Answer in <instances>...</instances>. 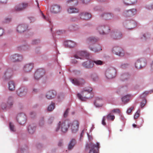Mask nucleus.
<instances>
[{"label":"nucleus","mask_w":153,"mask_h":153,"mask_svg":"<svg viewBox=\"0 0 153 153\" xmlns=\"http://www.w3.org/2000/svg\"><path fill=\"white\" fill-rule=\"evenodd\" d=\"M70 121L68 120H66L62 122L60 121L58 124L56 131H58L60 128L62 132L65 133L68 131V128L70 127Z\"/></svg>","instance_id":"nucleus-1"},{"label":"nucleus","mask_w":153,"mask_h":153,"mask_svg":"<svg viewBox=\"0 0 153 153\" xmlns=\"http://www.w3.org/2000/svg\"><path fill=\"white\" fill-rule=\"evenodd\" d=\"M13 105V98L10 97L5 102L2 103L1 105V107L3 109H4L11 107Z\"/></svg>","instance_id":"nucleus-2"},{"label":"nucleus","mask_w":153,"mask_h":153,"mask_svg":"<svg viewBox=\"0 0 153 153\" xmlns=\"http://www.w3.org/2000/svg\"><path fill=\"white\" fill-rule=\"evenodd\" d=\"M99 146V143H97L96 144L92 143L90 144L89 147L90 149L89 153H98Z\"/></svg>","instance_id":"nucleus-3"},{"label":"nucleus","mask_w":153,"mask_h":153,"mask_svg":"<svg viewBox=\"0 0 153 153\" xmlns=\"http://www.w3.org/2000/svg\"><path fill=\"white\" fill-rule=\"evenodd\" d=\"M115 70L113 68L107 69L105 74L107 78L109 79L114 78L115 76Z\"/></svg>","instance_id":"nucleus-4"},{"label":"nucleus","mask_w":153,"mask_h":153,"mask_svg":"<svg viewBox=\"0 0 153 153\" xmlns=\"http://www.w3.org/2000/svg\"><path fill=\"white\" fill-rule=\"evenodd\" d=\"M113 53L120 56H124L125 54L124 51L120 47L116 46L114 47L112 49Z\"/></svg>","instance_id":"nucleus-5"},{"label":"nucleus","mask_w":153,"mask_h":153,"mask_svg":"<svg viewBox=\"0 0 153 153\" xmlns=\"http://www.w3.org/2000/svg\"><path fill=\"white\" fill-rule=\"evenodd\" d=\"M79 125V122L77 120H74L72 123L70 122V127L72 133H75L77 131Z\"/></svg>","instance_id":"nucleus-6"},{"label":"nucleus","mask_w":153,"mask_h":153,"mask_svg":"<svg viewBox=\"0 0 153 153\" xmlns=\"http://www.w3.org/2000/svg\"><path fill=\"white\" fill-rule=\"evenodd\" d=\"M97 30L100 34H103L107 33L109 32L110 29L107 26H105V25H100L97 28Z\"/></svg>","instance_id":"nucleus-7"},{"label":"nucleus","mask_w":153,"mask_h":153,"mask_svg":"<svg viewBox=\"0 0 153 153\" xmlns=\"http://www.w3.org/2000/svg\"><path fill=\"white\" fill-rule=\"evenodd\" d=\"M17 120L20 124L21 125L24 124L26 121L25 115L23 113L18 114L17 117Z\"/></svg>","instance_id":"nucleus-8"},{"label":"nucleus","mask_w":153,"mask_h":153,"mask_svg":"<svg viewBox=\"0 0 153 153\" xmlns=\"http://www.w3.org/2000/svg\"><path fill=\"white\" fill-rule=\"evenodd\" d=\"M28 6V3L23 2L16 6L15 8V10L18 11H22L26 8Z\"/></svg>","instance_id":"nucleus-9"},{"label":"nucleus","mask_w":153,"mask_h":153,"mask_svg":"<svg viewBox=\"0 0 153 153\" xmlns=\"http://www.w3.org/2000/svg\"><path fill=\"white\" fill-rule=\"evenodd\" d=\"M44 70L42 69L37 70L34 74V78L35 79L38 80L42 77L45 74Z\"/></svg>","instance_id":"nucleus-10"},{"label":"nucleus","mask_w":153,"mask_h":153,"mask_svg":"<svg viewBox=\"0 0 153 153\" xmlns=\"http://www.w3.org/2000/svg\"><path fill=\"white\" fill-rule=\"evenodd\" d=\"M89 54L85 51H79L74 55L75 58L82 59V57L88 56Z\"/></svg>","instance_id":"nucleus-11"},{"label":"nucleus","mask_w":153,"mask_h":153,"mask_svg":"<svg viewBox=\"0 0 153 153\" xmlns=\"http://www.w3.org/2000/svg\"><path fill=\"white\" fill-rule=\"evenodd\" d=\"M137 13V10L135 9H132L126 10L124 12V16L125 17H131L135 15Z\"/></svg>","instance_id":"nucleus-12"},{"label":"nucleus","mask_w":153,"mask_h":153,"mask_svg":"<svg viewBox=\"0 0 153 153\" xmlns=\"http://www.w3.org/2000/svg\"><path fill=\"white\" fill-rule=\"evenodd\" d=\"M27 29V26L25 24H19L17 27V31L20 33L24 32Z\"/></svg>","instance_id":"nucleus-13"},{"label":"nucleus","mask_w":153,"mask_h":153,"mask_svg":"<svg viewBox=\"0 0 153 153\" xmlns=\"http://www.w3.org/2000/svg\"><path fill=\"white\" fill-rule=\"evenodd\" d=\"M146 63L145 61L141 59H138L137 60L135 63V66L137 69H140L145 66L146 65Z\"/></svg>","instance_id":"nucleus-14"},{"label":"nucleus","mask_w":153,"mask_h":153,"mask_svg":"<svg viewBox=\"0 0 153 153\" xmlns=\"http://www.w3.org/2000/svg\"><path fill=\"white\" fill-rule=\"evenodd\" d=\"M12 74V70L11 68L7 69L4 74L3 78L5 80L11 78Z\"/></svg>","instance_id":"nucleus-15"},{"label":"nucleus","mask_w":153,"mask_h":153,"mask_svg":"<svg viewBox=\"0 0 153 153\" xmlns=\"http://www.w3.org/2000/svg\"><path fill=\"white\" fill-rule=\"evenodd\" d=\"M72 82L74 85H82L85 83V80L82 78L79 79L74 78L72 80Z\"/></svg>","instance_id":"nucleus-16"},{"label":"nucleus","mask_w":153,"mask_h":153,"mask_svg":"<svg viewBox=\"0 0 153 153\" xmlns=\"http://www.w3.org/2000/svg\"><path fill=\"white\" fill-rule=\"evenodd\" d=\"M10 58L12 61L15 62L22 61L23 57L22 56L19 54H15L12 56Z\"/></svg>","instance_id":"nucleus-17"},{"label":"nucleus","mask_w":153,"mask_h":153,"mask_svg":"<svg viewBox=\"0 0 153 153\" xmlns=\"http://www.w3.org/2000/svg\"><path fill=\"white\" fill-rule=\"evenodd\" d=\"M33 66V64L32 63L27 64L24 66L23 71L25 72H29L32 70Z\"/></svg>","instance_id":"nucleus-18"},{"label":"nucleus","mask_w":153,"mask_h":153,"mask_svg":"<svg viewBox=\"0 0 153 153\" xmlns=\"http://www.w3.org/2000/svg\"><path fill=\"white\" fill-rule=\"evenodd\" d=\"M60 6L59 5L54 4L51 7V11L52 13H57L60 12Z\"/></svg>","instance_id":"nucleus-19"},{"label":"nucleus","mask_w":153,"mask_h":153,"mask_svg":"<svg viewBox=\"0 0 153 153\" xmlns=\"http://www.w3.org/2000/svg\"><path fill=\"white\" fill-rule=\"evenodd\" d=\"M103 101L102 99L97 97L94 102V104L97 107H102L103 105Z\"/></svg>","instance_id":"nucleus-20"},{"label":"nucleus","mask_w":153,"mask_h":153,"mask_svg":"<svg viewBox=\"0 0 153 153\" xmlns=\"http://www.w3.org/2000/svg\"><path fill=\"white\" fill-rule=\"evenodd\" d=\"M94 65V63L92 61H88L84 62L82 64V65L84 67L87 68H92Z\"/></svg>","instance_id":"nucleus-21"},{"label":"nucleus","mask_w":153,"mask_h":153,"mask_svg":"<svg viewBox=\"0 0 153 153\" xmlns=\"http://www.w3.org/2000/svg\"><path fill=\"white\" fill-rule=\"evenodd\" d=\"M56 95V92L54 91H48L46 95V97L48 99L54 98Z\"/></svg>","instance_id":"nucleus-22"},{"label":"nucleus","mask_w":153,"mask_h":153,"mask_svg":"<svg viewBox=\"0 0 153 153\" xmlns=\"http://www.w3.org/2000/svg\"><path fill=\"white\" fill-rule=\"evenodd\" d=\"M80 16L81 19L87 20L91 18V15L87 13H82L80 14Z\"/></svg>","instance_id":"nucleus-23"},{"label":"nucleus","mask_w":153,"mask_h":153,"mask_svg":"<svg viewBox=\"0 0 153 153\" xmlns=\"http://www.w3.org/2000/svg\"><path fill=\"white\" fill-rule=\"evenodd\" d=\"M64 44L66 46L69 48L74 47L76 45V44L74 42L71 40H68L65 42Z\"/></svg>","instance_id":"nucleus-24"},{"label":"nucleus","mask_w":153,"mask_h":153,"mask_svg":"<svg viewBox=\"0 0 153 153\" xmlns=\"http://www.w3.org/2000/svg\"><path fill=\"white\" fill-rule=\"evenodd\" d=\"M8 84L9 89L10 91H13L15 90L16 87V84L13 81H9Z\"/></svg>","instance_id":"nucleus-25"},{"label":"nucleus","mask_w":153,"mask_h":153,"mask_svg":"<svg viewBox=\"0 0 153 153\" xmlns=\"http://www.w3.org/2000/svg\"><path fill=\"white\" fill-rule=\"evenodd\" d=\"M128 27L127 28L128 29H131L134 28L136 26V22L132 20L128 22Z\"/></svg>","instance_id":"nucleus-26"},{"label":"nucleus","mask_w":153,"mask_h":153,"mask_svg":"<svg viewBox=\"0 0 153 153\" xmlns=\"http://www.w3.org/2000/svg\"><path fill=\"white\" fill-rule=\"evenodd\" d=\"M17 93L19 96H22L25 94L26 91L23 88H21L17 90Z\"/></svg>","instance_id":"nucleus-27"},{"label":"nucleus","mask_w":153,"mask_h":153,"mask_svg":"<svg viewBox=\"0 0 153 153\" xmlns=\"http://www.w3.org/2000/svg\"><path fill=\"white\" fill-rule=\"evenodd\" d=\"M122 35L120 33H114L112 35V37L114 39H118L121 38Z\"/></svg>","instance_id":"nucleus-28"},{"label":"nucleus","mask_w":153,"mask_h":153,"mask_svg":"<svg viewBox=\"0 0 153 153\" xmlns=\"http://www.w3.org/2000/svg\"><path fill=\"white\" fill-rule=\"evenodd\" d=\"M92 91V88L90 87H88L85 88L81 92V94L83 96H85L86 95L84 94L86 93L87 94H89Z\"/></svg>","instance_id":"nucleus-29"},{"label":"nucleus","mask_w":153,"mask_h":153,"mask_svg":"<svg viewBox=\"0 0 153 153\" xmlns=\"http://www.w3.org/2000/svg\"><path fill=\"white\" fill-rule=\"evenodd\" d=\"M76 144V140L74 139H72L71 141L68 146V149L71 150L73 148Z\"/></svg>","instance_id":"nucleus-30"},{"label":"nucleus","mask_w":153,"mask_h":153,"mask_svg":"<svg viewBox=\"0 0 153 153\" xmlns=\"http://www.w3.org/2000/svg\"><path fill=\"white\" fill-rule=\"evenodd\" d=\"M68 12L69 13H74L78 12V10L76 8L70 7L68 10Z\"/></svg>","instance_id":"nucleus-31"},{"label":"nucleus","mask_w":153,"mask_h":153,"mask_svg":"<svg viewBox=\"0 0 153 153\" xmlns=\"http://www.w3.org/2000/svg\"><path fill=\"white\" fill-rule=\"evenodd\" d=\"M35 129L36 128L35 126L30 125L28 128V132L29 133L32 134L34 132Z\"/></svg>","instance_id":"nucleus-32"},{"label":"nucleus","mask_w":153,"mask_h":153,"mask_svg":"<svg viewBox=\"0 0 153 153\" xmlns=\"http://www.w3.org/2000/svg\"><path fill=\"white\" fill-rule=\"evenodd\" d=\"M130 96L129 95H127L123 97L122 98V101L124 103H126L128 102L129 100Z\"/></svg>","instance_id":"nucleus-33"},{"label":"nucleus","mask_w":153,"mask_h":153,"mask_svg":"<svg viewBox=\"0 0 153 153\" xmlns=\"http://www.w3.org/2000/svg\"><path fill=\"white\" fill-rule=\"evenodd\" d=\"M78 98L82 101H85L87 99L89 98L88 97H83L80 94L78 93L77 94Z\"/></svg>","instance_id":"nucleus-34"},{"label":"nucleus","mask_w":153,"mask_h":153,"mask_svg":"<svg viewBox=\"0 0 153 153\" xmlns=\"http://www.w3.org/2000/svg\"><path fill=\"white\" fill-rule=\"evenodd\" d=\"M90 49L92 51L95 52L100 51L102 50L101 47L100 46H97V47L94 48H90Z\"/></svg>","instance_id":"nucleus-35"},{"label":"nucleus","mask_w":153,"mask_h":153,"mask_svg":"<svg viewBox=\"0 0 153 153\" xmlns=\"http://www.w3.org/2000/svg\"><path fill=\"white\" fill-rule=\"evenodd\" d=\"M106 118L108 120L113 121L115 118V116L112 115L111 113H109L107 116Z\"/></svg>","instance_id":"nucleus-36"},{"label":"nucleus","mask_w":153,"mask_h":153,"mask_svg":"<svg viewBox=\"0 0 153 153\" xmlns=\"http://www.w3.org/2000/svg\"><path fill=\"white\" fill-rule=\"evenodd\" d=\"M67 2L68 3H70L71 5L74 6L77 5L78 3L77 0H68L67 1Z\"/></svg>","instance_id":"nucleus-37"},{"label":"nucleus","mask_w":153,"mask_h":153,"mask_svg":"<svg viewBox=\"0 0 153 153\" xmlns=\"http://www.w3.org/2000/svg\"><path fill=\"white\" fill-rule=\"evenodd\" d=\"M102 16L104 18V19H111L112 17V16L110 13H105L103 14Z\"/></svg>","instance_id":"nucleus-38"},{"label":"nucleus","mask_w":153,"mask_h":153,"mask_svg":"<svg viewBox=\"0 0 153 153\" xmlns=\"http://www.w3.org/2000/svg\"><path fill=\"white\" fill-rule=\"evenodd\" d=\"M55 107V104L54 103H52L50 105L48 108V110L49 111H52L54 108Z\"/></svg>","instance_id":"nucleus-39"},{"label":"nucleus","mask_w":153,"mask_h":153,"mask_svg":"<svg viewBox=\"0 0 153 153\" xmlns=\"http://www.w3.org/2000/svg\"><path fill=\"white\" fill-rule=\"evenodd\" d=\"M93 62L94 63L97 65H101L104 64L103 62L100 60H94Z\"/></svg>","instance_id":"nucleus-40"},{"label":"nucleus","mask_w":153,"mask_h":153,"mask_svg":"<svg viewBox=\"0 0 153 153\" xmlns=\"http://www.w3.org/2000/svg\"><path fill=\"white\" fill-rule=\"evenodd\" d=\"M129 75L128 74H124L122 75L121 77V79L123 80H124L129 78Z\"/></svg>","instance_id":"nucleus-41"},{"label":"nucleus","mask_w":153,"mask_h":153,"mask_svg":"<svg viewBox=\"0 0 153 153\" xmlns=\"http://www.w3.org/2000/svg\"><path fill=\"white\" fill-rule=\"evenodd\" d=\"M9 127L11 131H15V129L14 126L13 124L11 123L10 122L9 123Z\"/></svg>","instance_id":"nucleus-42"},{"label":"nucleus","mask_w":153,"mask_h":153,"mask_svg":"<svg viewBox=\"0 0 153 153\" xmlns=\"http://www.w3.org/2000/svg\"><path fill=\"white\" fill-rule=\"evenodd\" d=\"M88 40L89 42L91 41L93 43L94 42H97V39L94 37H92L89 38L88 39Z\"/></svg>","instance_id":"nucleus-43"},{"label":"nucleus","mask_w":153,"mask_h":153,"mask_svg":"<svg viewBox=\"0 0 153 153\" xmlns=\"http://www.w3.org/2000/svg\"><path fill=\"white\" fill-rule=\"evenodd\" d=\"M140 110H139L135 113L134 116V119H137L140 116Z\"/></svg>","instance_id":"nucleus-44"},{"label":"nucleus","mask_w":153,"mask_h":153,"mask_svg":"<svg viewBox=\"0 0 153 153\" xmlns=\"http://www.w3.org/2000/svg\"><path fill=\"white\" fill-rule=\"evenodd\" d=\"M127 3L129 4L130 5L133 4L137 2V0H129Z\"/></svg>","instance_id":"nucleus-45"},{"label":"nucleus","mask_w":153,"mask_h":153,"mask_svg":"<svg viewBox=\"0 0 153 153\" xmlns=\"http://www.w3.org/2000/svg\"><path fill=\"white\" fill-rule=\"evenodd\" d=\"M146 100L145 99H144L141 102L140 104V106L142 108L144 107L146 103Z\"/></svg>","instance_id":"nucleus-46"},{"label":"nucleus","mask_w":153,"mask_h":153,"mask_svg":"<svg viewBox=\"0 0 153 153\" xmlns=\"http://www.w3.org/2000/svg\"><path fill=\"white\" fill-rule=\"evenodd\" d=\"M134 106H132L130 107L127 110V113L129 114L134 109Z\"/></svg>","instance_id":"nucleus-47"},{"label":"nucleus","mask_w":153,"mask_h":153,"mask_svg":"<svg viewBox=\"0 0 153 153\" xmlns=\"http://www.w3.org/2000/svg\"><path fill=\"white\" fill-rule=\"evenodd\" d=\"M69 111V109L67 108L65 111L64 114V117H67Z\"/></svg>","instance_id":"nucleus-48"},{"label":"nucleus","mask_w":153,"mask_h":153,"mask_svg":"<svg viewBox=\"0 0 153 153\" xmlns=\"http://www.w3.org/2000/svg\"><path fill=\"white\" fill-rule=\"evenodd\" d=\"M91 78L94 81H96L98 80V77L96 75H93L91 76Z\"/></svg>","instance_id":"nucleus-49"},{"label":"nucleus","mask_w":153,"mask_h":153,"mask_svg":"<svg viewBox=\"0 0 153 153\" xmlns=\"http://www.w3.org/2000/svg\"><path fill=\"white\" fill-rule=\"evenodd\" d=\"M4 33V29L1 27H0V37L1 36L3 35Z\"/></svg>","instance_id":"nucleus-50"},{"label":"nucleus","mask_w":153,"mask_h":153,"mask_svg":"<svg viewBox=\"0 0 153 153\" xmlns=\"http://www.w3.org/2000/svg\"><path fill=\"white\" fill-rule=\"evenodd\" d=\"M128 65V64H122L121 65V67L122 68H126L127 67Z\"/></svg>","instance_id":"nucleus-51"},{"label":"nucleus","mask_w":153,"mask_h":153,"mask_svg":"<svg viewBox=\"0 0 153 153\" xmlns=\"http://www.w3.org/2000/svg\"><path fill=\"white\" fill-rule=\"evenodd\" d=\"M105 117L104 116L102 118V124L104 126L106 124V123L105 122Z\"/></svg>","instance_id":"nucleus-52"},{"label":"nucleus","mask_w":153,"mask_h":153,"mask_svg":"<svg viewBox=\"0 0 153 153\" xmlns=\"http://www.w3.org/2000/svg\"><path fill=\"white\" fill-rule=\"evenodd\" d=\"M112 111L114 113H120V111L118 109H115L112 110Z\"/></svg>","instance_id":"nucleus-53"},{"label":"nucleus","mask_w":153,"mask_h":153,"mask_svg":"<svg viewBox=\"0 0 153 153\" xmlns=\"http://www.w3.org/2000/svg\"><path fill=\"white\" fill-rule=\"evenodd\" d=\"M11 20V18H5V22L6 23H8Z\"/></svg>","instance_id":"nucleus-54"},{"label":"nucleus","mask_w":153,"mask_h":153,"mask_svg":"<svg viewBox=\"0 0 153 153\" xmlns=\"http://www.w3.org/2000/svg\"><path fill=\"white\" fill-rule=\"evenodd\" d=\"M39 41L38 40H36L33 41L32 43L33 44H37L39 42Z\"/></svg>","instance_id":"nucleus-55"},{"label":"nucleus","mask_w":153,"mask_h":153,"mask_svg":"<svg viewBox=\"0 0 153 153\" xmlns=\"http://www.w3.org/2000/svg\"><path fill=\"white\" fill-rule=\"evenodd\" d=\"M149 93V92L146 91L143 93L141 96V97H144V96L146 95Z\"/></svg>","instance_id":"nucleus-56"},{"label":"nucleus","mask_w":153,"mask_h":153,"mask_svg":"<svg viewBox=\"0 0 153 153\" xmlns=\"http://www.w3.org/2000/svg\"><path fill=\"white\" fill-rule=\"evenodd\" d=\"M44 124V120L43 118L39 122V125L41 126H42Z\"/></svg>","instance_id":"nucleus-57"},{"label":"nucleus","mask_w":153,"mask_h":153,"mask_svg":"<svg viewBox=\"0 0 153 153\" xmlns=\"http://www.w3.org/2000/svg\"><path fill=\"white\" fill-rule=\"evenodd\" d=\"M129 1V0H123V2L126 5H130L129 4L127 3Z\"/></svg>","instance_id":"nucleus-58"},{"label":"nucleus","mask_w":153,"mask_h":153,"mask_svg":"<svg viewBox=\"0 0 153 153\" xmlns=\"http://www.w3.org/2000/svg\"><path fill=\"white\" fill-rule=\"evenodd\" d=\"M8 0H0V3L3 4H6L7 3Z\"/></svg>","instance_id":"nucleus-59"},{"label":"nucleus","mask_w":153,"mask_h":153,"mask_svg":"<svg viewBox=\"0 0 153 153\" xmlns=\"http://www.w3.org/2000/svg\"><path fill=\"white\" fill-rule=\"evenodd\" d=\"M41 13H42V15L43 16V18L47 20V21H49V20H48V18H46L45 16V15H44V14H43V13L41 12Z\"/></svg>","instance_id":"nucleus-60"},{"label":"nucleus","mask_w":153,"mask_h":153,"mask_svg":"<svg viewBox=\"0 0 153 153\" xmlns=\"http://www.w3.org/2000/svg\"><path fill=\"white\" fill-rule=\"evenodd\" d=\"M77 61L74 59H73L72 60V62L74 64H76L77 63Z\"/></svg>","instance_id":"nucleus-61"},{"label":"nucleus","mask_w":153,"mask_h":153,"mask_svg":"<svg viewBox=\"0 0 153 153\" xmlns=\"http://www.w3.org/2000/svg\"><path fill=\"white\" fill-rule=\"evenodd\" d=\"M146 35L145 34H144L143 35V37H142V39H143V40H146Z\"/></svg>","instance_id":"nucleus-62"},{"label":"nucleus","mask_w":153,"mask_h":153,"mask_svg":"<svg viewBox=\"0 0 153 153\" xmlns=\"http://www.w3.org/2000/svg\"><path fill=\"white\" fill-rule=\"evenodd\" d=\"M89 0H84L83 2L85 4H87L89 2Z\"/></svg>","instance_id":"nucleus-63"},{"label":"nucleus","mask_w":153,"mask_h":153,"mask_svg":"<svg viewBox=\"0 0 153 153\" xmlns=\"http://www.w3.org/2000/svg\"><path fill=\"white\" fill-rule=\"evenodd\" d=\"M62 141H60L58 143V145L59 146H61L62 145Z\"/></svg>","instance_id":"nucleus-64"}]
</instances>
